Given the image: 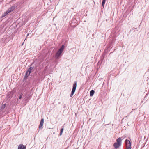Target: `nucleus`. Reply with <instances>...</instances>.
<instances>
[{"label":"nucleus","mask_w":149,"mask_h":149,"mask_svg":"<svg viewBox=\"0 0 149 149\" xmlns=\"http://www.w3.org/2000/svg\"><path fill=\"white\" fill-rule=\"evenodd\" d=\"M63 128H62L61 130V131H60V135H62V133L63 132Z\"/></svg>","instance_id":"2eb2a0df"},{"label":"nucleus","mask_w":149,"mask_h":149,"mask_svg":"<svg viewBox=\"0 0 149 149\" xmlns=\"http://www.w3.org/2000/svg\"><path fill=\"white\" fill-rule=\"evenodd\" d=\"M9 13L8 12V11L7 10L6 11V12L2 14V17H3L6 16Z\"/></svg>","instance_id":"9b49d317"},{"label":"nucleus","mask_w":149,"mask_h":149,"mask_svg":"<svg viewBox=\"0 0 149 149\" xmlns=\"http://www.w3.org/2000/svg\"><path fill=\"white\" fill-rule=\"evenodd\" d=\"M106 0H103L102 3V7H103V8L104 7V5L105 3Z\"/></svg>","instance_id":"ddd939ff"},{"label":"nucleus","mask_w":149,"mask_h":149,"mask_svg":"<svg viewBox=\"0 0 149 149\" xmlns=\"http://www.w3.org/2000/svg\"><path fill=\"white\" fill-rule=\"evenodd\" d=\"M77 81H75L74 82V83L73 84V86L72 87V91L70 97H72L73 95V94H74L75 90L76 89V88L77 87Z\"/></svg>","instance_id":"f257e3e1"},{"label":"nucleus","mask_w":149,"mask_h":149,"mask_svg":"<svg viewBox=\"0 0 149 149\" xmlns=\"http://www.w3.org/2000/svg\"><path fill=\"white\" fill-rule=\"evenodd\" d=\"M17 3L15 4L14 6H11L7 10L8 11V12L10 13L13 11L15 9V7H16L17 6Z\"/></svg>","instance_id":"20e7f679"},{"label":"nucleus","mask_w":149,"mask_h":149,"mask_svg":"<svg viewBox=\"0 0 149 149\" xmlns=\"http://www.w3.org/2000/svg\"><path fill=\"white\" fill-rule=\"evenodd\" d=\"M22 95H23V94L21 93L20 94V96L19 97V99H21L22 97Z\"/></svg>","instance_id":"dca6fc26"},{"label":"nucleus","mask_w":149,"mask_h":149,"mask_svg":"<svg viewBox=\"0 0 149 149\" xmlns=\"http://www.w3.org/2000/svg\"><path fill=\"white\" fill-rule=\"evenodd\" d=\"M32 65V64H31L29 68L28 69V70L25 73V77H27L30 74V73L31 72V71L33 69V68L32 67H31Z\"/></svg>","instance_id":"7ed1b4c3"},{"label":"nucleus","mask_w":149,"mask_h":149,"mask_svg":"<svg viewBox=\"0 0 149 149\" xmlns=\"http://www.w3.org/2000/svg\"><path fill=\"white\" fill-rule=\"evenodd\" d=\"M18 149H26V147L25 146L21 144L19 146Z\"/></svg>","instance_id":"0eeeda50"},{"label":"nucleus","mask_w":149,"mask_h":149,"mask_svg":"<svg viewBox=\"0 0 149 149\" xmlns=\"http://www.w3.org/2000/svg\"><path fill=\"white\" fill-rule=\"evenodd\" d=\"M64 45H62L61 47L58 50L62 52L64 49Z\"/></svg>","instance_id":"f8f14e48"},{"label":"nucleus","mask_w":149,"mask_h":149,"mask_svg":"<svg viewBox=\"0 0 149 149\" xmlns=\"http://www.w3.org/2000/svg\"><path fill=\"white\" fill-rule=\"evenodd\" d=\"M117 143H119L121 145L122 139L120 137L117 139L116 140Z\"/></svg>","instance_id":"1a4fd4ad"},{"label":"nucleus","mask_w":149,"mask_h":149,"mask_svg":"<svg viewBox=\"0 0 149 149\" xmlns=\"http://www.w3.org/2000/svg\"><path fill=\"white\" fill-rule=\"evenodd\" d=\"M121 145V144L117 142L113 144V146L115 148H118Z\"/></svg>","instance_id":"6e6552de"},{"label":"nucleus","mask_w":149,"mask_h":149,"mask_svg":"<svg viewBox=\"0 0 149 149\" xmlns=\"http://www.w3.org/2000/svg\"><path fill=\"white\" fill-rule=\"evenodd\" d=\"M6 104H4L1 107V109H4L6 107Z\"/></svg>","instance_id":"4468645a"},{"label":"nucleus","mask_w":149,"mask_h":149,"mask_svg":"<svg viewBox=\"0 0 149 149\" xmlns=\"http://www.w3.org/2000/svg\"><path fill=\"white\" fill-rule=\"evenodd\" d=\"M127 149H131V143L130 141L127 139H126L125 141Z\"/></svg>","instance_id":"f03ea898"},{"label":"nucleus","mask_w":149,"mask_h":149,"mask_svg":"<svg viewBox=\"0 0 149 149\" xmlns=\"http://www.w3.org/2000/svg\"><path fill=\"white\" fill-rule=\"evenodd\" d=\"M62 52L59 50H58V51L56 53V54L55 55V58L56 59L58 58L61 55Z\"/></svg>","instance_id":"423d86ee"},{"label":"nucleus","mask_w":149,"mask_h":149,"mask_svg":"<svg viewBox=\"0 0 149 149\" xmlns=\"http://www.w3.org/2000/svg\"><path fill=\"white\" fill-rule=\"evenodd\" d=\"M95 91L93 90H92L90 91V96H92L94 95Z\"/></svg>","instance_id":"9d476101"},{"label":"nucleus","mask_w":149,"mask_h":149,"mask_svg":"<svg viewBox=\"0 0 149 149\" xmlns=\"http://www.w3.org/2000/svg\"><path fill=\"white\" fill-rule=\"evenodd\" d=\"M44 120L43 118H42L39 125V130L42 129L43 128V125L44 123Z\"/></svg>","instance_id":"39448f33"}]
</instances>
